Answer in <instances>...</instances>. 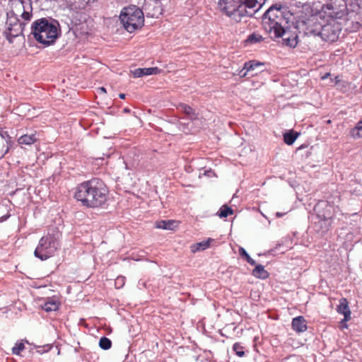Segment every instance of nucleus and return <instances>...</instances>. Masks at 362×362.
<instances>
[{"label": "nucleus", "instance_id": "nucleus-3", "mask_svg": "<svg viewBox=\"0 0 362 362\" xmlns=\"http://www.w3.org/2000/svg\"><path fill=\"white\" fill-rule=\"evenodd\" d=\"M274 8L271 6L262 16V23L264 30L271 35L272 38H282L283 45L294 48L298 43V35L292 30L278 29L274 25Z\"/></svg>", "mask_w": 362, "mask_h": 362}, {"label": "nucleus", "instance_id": "nucleus-51", "mask_svg": "<svg viewBox=\"0 0 362 362\" xmlns=\"http://www.w3.org/2000/svg\"><path fill=\"white\" fill-rule=\"evenodd\" d=\"M235 194H233V198L229 201V204H231L232 201L235 199Z\"/></svg>", "mask_w": 362, "mask_h": 362}, {"label": "nucleus", "instance_id": "nucleus-47", "mask_svg": "<svg viewBox=\"0 0 362 362\" xmlns=\"http://www.w3.org/2000/svg\"><path fill=\"white\" fill-rule=\"evenodd\" d=\"M119 98L120 99H123V100H124V99H125V98H126V95H125L124 93H119Z\"/></svg>", "mask_w": 362, "mask_h": 362}, {"label": "nucleus", "instance_id": "nucleus-31", "mask_svg": "<svg viewBox=\"0 0 362 362\" xmlns=\"http://www.w3.org/2000/svg\"><path fill=\"white\" fill-rule=\"evenodd\" d=\"M9 206L10 205H0V222L10 216Z\"/></svg>", "mask_w": 362, "mask_h": 362}, {"label": "nucleus", "instance_id": "nucleus-5", "mask_svg": "<svg viewBox=\"0 0 362 362\" xmlns=\"http://www.w3.org/2000/svg\"><path fill=\"white\" fill-rule=\"evenodd\" d=\"M59 247L58 238L54 234L47 233L40 239L34 255L42 261L47 260L55 255Z\"/></svg>", "mask_w": 362, "mask_h": 362}, {"label": "nucleus", "instance_id": "nucleus-48", "mask_svg": "<svg viewBox=\"0 0 362 362\" xmlns=\"http://www.w3.org/2000/svg\"><path fill=\"white\" fill-rule=\"evenodd\" d=\"M130 109H129L128 107H125L124 110H123V112H125V113H129L130 112Z\"/></svg>", "mask_w": 362, "mask_h": 362}, {"label": "nucleus", "instance_id": "nucleus-1", "mask_svg": "<svg viewBox=\"0 0 362 362\" xmlns=\"http://www.w3.org/2000/svg\"><path fill=\"white\" fill-rule=\"evenodd\" d=\"M267 0H218L221 12L236 22L243 17H252L265 4Z\"/></svg>", "mask_w": 362, "mask_h": 362}, {"label": "nucleus", "instance_id": "nucleus-12", "mask_svg": "<svg viewBox=\"0 0 362 362\" xmlns=\"http://www.w3.org/2000/svg\"><path fill=\"white\" fill-rule=\"evenodd\" d=\"M341 30V28L339 23L322 25V30H320V37H321L324 41L334 42L338 40Z\"/></svg>", "mask_w": 362, "mask_h": 362}, {"label": "nucleus", "instance_id": "nucleus-6", "mask_svg": "<svg viewBox=\"0 0 362 362\" xmlns=\"http://www.w3.org/2000/svg\"><path fill=\"white\" fill-rule=\"evenodd\" d=\"M292 26L293 30L292 32L298 31L303 32L305 35L307 36H320V30H322V24L318 21L316 16H311L308 18H303L295 23L292 21Z\"/></svg>", "mask_w": 362, "mask_h": 362}, {"label": "nucleus", "instance_id": "nucleus-30", "mask_svg": "<svg viewBox=\"0 0 362 362\" xmlns=\"http://www.w3.org/2000/svg\"><path fill=\"white\" fill-rule=\"evenodd\" d=\"M181 110L189 117L192 118L195 116V112L193 108L187 104L182 103L180 105Z\"/></svg>", "mask_w": 362, "mask_h": 362}, {"label": "nucleus", "instance_id": "nucleus-4", "mask_svg": "<svg viewBox=\"0 0 362 362\" xmlns=\"http://www.w3.org/2000/svg\"><path fill=\"white\" fill-rule=\"evenodd\" d=\"M119 20L124 28L132 33L141 28L144 24L143 11L135 5H131L122 9Z\"/></svg>", "mask_w": 362, "mask_h": 362}, {"label": "nucleus", "instance_id": "nucleus-41", "mask_svg": "<svg viewBox=\"0 0 362 362\" xmlns=\"http://www.w3.org/2000/svg\"><path fill=\"white\" fill-rule=\"evenodd\" d=\"M351 23H352V27L351 28V31H353V32H356V31L358 30L360 27L361 26V24L358 21L351 22Z\"/></svg>", "mask_w": 362, "mask_h": 362}, {"label": "nucleus", "instance_id": "nucleus-2", "mask_svg": "<svg viewBox=\"0 0 362 362\" xmlns=\"http://www.w3.org/2000/svg\"><path fill=\"white\" fill-rule=\"evenodd\" d=\"M30 33L37 42L49 46L61 35V28L57 20L51 17L41 18L33 22Z\"/></svg>", "mask_w": 362, "mask_h": 362}, {"label": "nucleus", "instance_id": "nucleus-18", "mask_svg": "<svg viewBox=\"0 0 362 362\" xmlns=\"http://www.w3.org/2000/svg\"><path fill=\"white\" fill-rule=\"evenodd\" d=\"M292 329L298 333L304 332L307 330V322L303 316L294 317L291 322Z\"/></svg>", "mask_w": 362, "mask_h": 362}, {"label": "nucleus", "instance_id": "nucleus-37", "mask_svg": "<svg viewBox=\"0 0 362 362\" xmlns=\"http://www.w3.org/2000/svg\"><path fill=\"white\" fill-rule=\"evenodd\" d=\"M25 349V344L23 342H18L12 348V354L14 355H20L21 352Z\"/></svg>", "mask_w": 362, "mask_h": 362}, {"label": "nucleus", "instance_id": "nucleus-9", "mask_svg": "<svg viewBox=\"0 0 362 362\" xmlns=\"http://www.w3.org/2000/svg\"><path fill=\"white\" fill-rule=\"evenodd\" d=\"M11 10L9 15L21 16L25 21H30L32 17L31 3L24 0H12L11 2Z\"/></svg>", "mask_w": 362, "mask_h": 362}, {"label": "nucleus", "instance_id": "nucleus-20", "mask_svg": "<svg viewBox=\"0 0 362 362\" xmlns=\"http://www.w3.org/2000/svg\"><path fill=\"white\" fill-rule=\"evenodd\" d=\"M214 241V240L213 238H209L206 240L192 244L190 246V250L192 253H196L197 252L199 251L205 250L210 247L211 243H213Z\"/></svg>", "mask_w": 362, "mask_h": 362}, {"label": "nucleus", "instance_id": "nucleus-10", "mask_svg": "<svg viewBox=\"0 0 362 362\" xmlns=\"http://www.w3.org/2000/svg\"><path fill=\"white\" fill-rule=\"evenodd\" d=\"M93 179L79 184L74 192V197L83 204H92Z\"/></svg>", "mask_w": 362, "mask_h": 362}, {"label": "nucleus", "instance_id": "nucleus-42", "mask_svg": "<svg viewBox=\"0 0 362 362\" xmlns=\"http://www.w3.org/2000/svg\"><path fill=\"white\" fill-rule=\"evenodd\" d=\"M249 72L250 71L245 69V65L244 64L243 68L240 71L238 74L240 77H245Z\"/></svg>", "mask_w": 362, "mask_h": 362}, {"label": "nucleus", "instance_id": "nucleus-33", "mask_svg": "<svg viewBox=\"0 0 362 362\" xmlns=\"http://www.w3.org/2000/svg\"><path fill=\"white\" fill-rule=\"evenodd\" d=\"M99 346L102 349L108 350L112 346V341L106 337H103L100 339Z\"/></svg>", "mask_w": 362, "mask_h": 362}, {"label": "nucleus", "instance_id": "nucleus-34", "mask_svg": "<svg viewBox=\"0 0 362 362\" xmlns=\"http://www.w3.org/2000/svg\"><path fill=\"white\" fill-rule=\"evenodd\" d=\"M58 307H59V305L57 302L49 301V302L45 303L42 308L46 312H50V311L57 310L58 309Z\"/></svg>", "mask_w": 362, "mask_h": 362}, {"label": "nucleus", "instance_id": "nucleus-36", "mask_svg": "<svg viewBox=\"0 0 362 362\" xmlns=\"http://www.w3.org/2000/svg\"><path fill=\"white\" fill-rule=\"evenodd\" d=\"M233 349L239 357H243L245 354L244 347L240 343H235L233 346Z\"/></svg>", "mask_w": 362, "mask_h": 362}, {"label": "nucleus", "instance_id": "nucleus-54", "mask_svg": "<svg viewBox=\"0 0 362 362\" xmlns=\"http://www.w3.org/2000/svg\"><path fill=\"white\" fill-rule=\"evenodd\" d=\"M343 327H347V325H344Z\"/></svg>", "mask_w": 362, "mask_h": 362}, {"label": "nucleus", "instance_id": "nucleus-40", "mask_svg": "<svg viewBox=\"0 0 362 362\" xmlns=\"http://www.w3.org/2000/svg\"><path fill=\"white\" fill-rule=\"evenodd\" d=\"M283 362H303V361L296 356H290L286 358Z\"/></svg>", "mask_w": 362, "mask_h": 362}, {"label": "nucleus", "instance_id": "nucleus-43", "mask_svg": "<svg viewBox=\"0 0 362 362\" xmlns=\"http://www.w3.org/2000/svg\"><path fill=\"white\" fill-rule=\"evenodd\" d=\"M204 175L210 177H212V176H215L216 175H215V173L210 169V170H204Z\"/></svg>", "mask_w": 362, "mask_h": 362}, {"label": "nucleus", "instance_id": "nucleus-21", "mask_svg": "<svg viewBox=\"0 0 362 362\" xmlns=\"http://www.w3.org/2000/svg\"><path fill=\"white\" fill-rule=\"evenodd\" d=\"M37 141L35 133L30 134H23L18 139V143L21 145H31Z\"/></svg>", "mask_w": 362, "mask_h": 362}, {"label": "nucleus", "instance_id": "nucleus-24", "mask_svg": "<svg viewBox=\"0 0 362 362\" xmlns=\"http://www.w3.org/2000/svg\"><path fill=\"white\" fill-rule=\"evenodd\" d=\"M252 275L257 278L265 279L269 276V273L262 265L258 264L253 269Z\"/></svg>", "mask_w": 362, "mask_h": 362}, {"label": "nucleus", "instance_id": "nucleus-38", "mask_svg": "<svg viewBox=\"0 0 362 362\" xmlns=\"http://www.w3.org/2000/svg\"><path fill=\"white\" fill-rule=\"evenodd\" d=\"M10 149L11 148H8L4 144V141L0 137V159H1Z\"/></svg>", "mask_w": 362, "mask_h": 362}, {"label": "nucleus", "instance_id": "nucleus-35", "mask_svg": "<svg viewBox=\"0 0 362 362\" xmlns=\"http://www.w3.org/2000/svg\"><path fill=\"white\" fill-rule=\"evenodd\" d=\"M239 253H240V255L242 256L243 257H244L250 264H251V265L256 264L255 261L250 257V256L247 254V252H246V250L244 248L240 247L239 249Z\"/></svg>", "mask_w": 362, "mask_h": 362}, {"label": "nucleus", "instance_id": "nucleus-17", "mask_svg": "<svg viewBox=\"0 0 362 362\" xmlns=\"http://www.w3.org/2000/svg\"><path fill=\"white\" fill-rule=\"evenodd\" d=\"M161 69L158 67L138 68L132 71L134 78H139L144 76H150L160 74Z\"/></svg>", "mask_w": 362, "mask_h": 362}, {"label": "nucleus", "instance_id": "nucleus-19", "mask_svg": "<svg viewBox=\"0 0 362 362\" xmlns=\"http://www.w3.org/2000/svg\"><path fill=\"white\" fill-rule=\"evenodd\" d=\"M67 6L73 11L86 8L90 0H65Z\"/></svg>", "mask_w": 362, "mask_h": 362}, {"label": "nucleus", "instance_id": "nucleus-49", "mask_svg": "<svg viewBox=\"0 0 362 362\" xmlns=\"http://www.w3.org/2000/svg\"><path fill=\"white\" fill-rule=\"evenodd\" d=\"M99 90L103 92V93H106V89L104 87L99 88Z\"/></svg>", "mask_w": 362, "mask_h": 362}, {"label": "nucleus", "instance_id": "nucleus-28", "mask_svg": "<svg viewBox=\"0 0 362 362\" xmlns=\"http://www.w3.org/2000/svg\"><path fill=\"white\" fill-rule=\"evenodd\" d=\"M351 134L354 138H362V119L356 124V126L351 130Z\"/></svg>", "mask_w": 362, "mask_h": 362}, {"label": "nucleus", "instance_id": "nucleus-53", "mask_svg": "<svg viewBox=\"0 0 362 362\" xmlns=\"http://www.w3.org/2000/svg\"><path fill=\"white\" fill-rule=\"evenodd\" d=\"M335 79H336V83H337L339 81L338 76H336Z\"/></svg>", "mask_w": 362, "mask_h": 362}, {"label": "nucleus", "instance_id": "nucleus-8", "mask_svg": "<svg viewBox=\"0 0 362 362\" xmlns=\"http://www.w3.org/2000/svg\"><path fill=\"white\" fill-rule=\"evenodd\" d=\"M325 13L334 18L341 19L348 15V4L345 0H329L323 6Z\"/></svg>", "mask_w": 362, "mask_h": 362}, {"label": "nucleus", "instance_id": "nucleus-23", "mask_svg": "<svg viewBox=\"0 0 362 362\" xmlns=\"http://www.w3.org/2000/svg\"><path fill=\"white\" fill-rule=\"evenodd\" d=\"M300 134L293 129L284 134V141L288 146L292 145L297 139Z\"/></svg>", "mask_w": 362, "mask_h": 362}, {"label": "nucleus", "instance_id": "nucleus-44", "mask_svg": "<svg viewBox=\"0 0 362 362\" xmlns=\"http://www.w3.org/2000/svg\"><path fill=\"white\" fill-rule=\"evenodd\" d=\"M318 216H319L320 218H323V219H327V218H330V214H325V213H324L323 214H322V215L318 214Z\"/></svg>", "mask_w": 362, "mask_h": 362}, {"label": "nucleus", "instance_id": "nucleus-52", "mask_svg": "<svg viewBox=\"0 0 362 362\" xmlns=\"http://www.w3.org/2000/svg\"><path fill=\"white\" fill-rule=\"evenodd\" d=\"M313 210H314L315 212H318V211H319V210L317 209V206H315L314 207Z\"/></svg>", "mask_w": 362, "mask_h": 362}, {"label": "nucleus", "instance_id": "nucleus-45", "mask_svg": "<svg viewBox=\"0 0 362 362\" xmlns=\"http://www.w3.org/2000/svg\"><path fill=\"white\" fill-rule=\"evenodd\" d=\"M21 189H16V191L12 192L11 193H10L9 194H10L11 197H13V195L18 194H19V193H21Z\"/></svg>", "mask_w": 362, "mask_h": 362}, {"label": "nucleus", "instance_id": "nucleus-29", "mask_svg": "<svg viewBox=\"0 0 362 362\" xmlns=\"http://www.w3.org/2000/svg\"><path fill=\"white\" fill-rule=\"evenodd\" d=\"M233 214V211L228 207V205H222L217 212V215L221 218H226L228 215H232Z\"/></svg>", "mask_w": 362, "mask_h": 362}, {"label": "nucleus", "instance_id": "nucleus-22", "mask_svg": "<svg viewBox=\"0 0 362 362\" xmlns=\"http://www.w3.org/2000/svg\"><path fill=\"white\" fill-rule=\"evenodd\" d=\"M156 228L164 230H173L177 226V222L173 220H162L156 222Z\"/></svg>", "mask_w": 362, "mask_h": 362}, {"label": "nucleus", "instance_id": "nucleus-39", "mask_svg": "<svg viewBox=\"0 0 362 362\" xmlns=\"http://www.w3.org/2000/svg\"><path fill=\"white\" fill-rule=\"evenodd\" d=\"M125 284V277L124 276H118L115 279V286L117 288H120L123 287Z\"/></svg>", "mask_w": 362, "mask_h": 362}, {"label": "nucleus", "instance_id": "nucleus-50", "mask_svg": "<svg viewBox=\"0 0 362 362\" xmlns=\"http://www.w3.org/2000/svg\"><path fill=\"white\" fill-rule=\"evenodd\" d=\"M305 147H307V146L301 145L300 147L298 148L297 150L299 151V150H300V149H302L303 148H305Z\"/></svg>", "mask_w": 362, "mask_h": 362}, {"label": "nucleus", "instance_id": "nucleus-27", "mask_svg": "<svg viewBox=\"0 0 362 362\" xmlns=\"http://www.w3.org/2000/svg\"><path fill=\"white\" fill-rule=\"evenodd\" d=\"M0 137L3 139L4 144H6L8 148H11L13 147L14 141L12 140V137L9 135L8 131L0 128Z\"/></svg>", "mask_w": 362, "mask_h": 362}, {"label": "nucleus", "instance_id": "nucleus-7", "mask_svg": "<svg viewBox=\"0 0 362 362\" xmlns=\"http://www.w3.org/2000/svg\"><path fill=\"white\" fill-rule=\"evenodd\" d=\"M274 8V25L278 29H284L292 30L291 20L294 18L292 13L288 11V7L283 6L281 4H274L271 6Z\"/></svg>", "mask_w": 362, "mask_h": 362}, {"label": "nucleus", "instance_id": "nucleus-26", "mask_svg": "<svg viewBox=\"0 0 362 362\" xmlns=\"http://www.w3.org/2000/svg\"><path fill=\"white\" fill-rule=\"evenodd\" d=\"M264 40V38L260 34L257 33H252L247 36V39L245 40V43L247 45H255L260 43Z\"/></svg>", "mask_w": 362, "mask_h": 362}, {"label": "nucleus", "instance_id": "nucleus-16", "mask_svg": "<svg viewBox=\"0 0 362 362\" xmlns=\"http://www.w3.org/2000/svg\"><path fill=\"white\" fill-rule=\"evenodd\" d=\"M245 69L251 72V76H253L257 75L258 73L264 71L263 67L265 66V63L260 62L257 60H250L245 63Z\"/></svg>", "mask_w": 362, "mask_h": 362}, {"label": "nucleus", "instance_id": "nucleus-11", "mask_svg": "<svg viewBox=\"0 0 362 362\" xmlns=\"http://www.w3.org/2000/svg\"><path fill=\"white\" fill-rule=\"evenodd\" d=\"M92 204H105L109 190L105 182L99 178L93 179Z\"/></svg>", "mask_w": 362, "mask_h": 362}, {"label": "nucleus", "instance_id": "nucleus-32", "mask_svg": "<svg viewBox=\"0 0 362 362\" xmlns=\"http://www.w3.org/2000/svg\"><path fill=\"white\" fill-rule=\"evenodd\" d=\"M7 19L6 24L7 27H11L13 25H16V24H18L21 22V21L18 18V16H14V15H9V13L7 12L6 13Z\"/></svg>", "mask_w": 362, "mask_h": 362}, {"label": "nucleus", "instance_id": "nucleus-46", "mask_svg": "<svg viewBox=\"0 0 362 362\" xmlns=\"http://www.w3.org/2000/svg\"><path fill=\"white\" fill-rule=\"evenodd\" d=\"M288 211L284 212V213L276 212V217H282L284 214H287Z\"/></svg>", "mask_w": 362, "mask_h": 362}, {"label": "nucleus", "instance_id": "nucleus-14", "mask_svg": "<svg viewBox=\"0 0 362 362\" xmlns=\"http://www.w3.org/2000/svg\"><path fill=\"white\" fill-rule=\"evenodd\" d=\"M25 23H20L16 24V25L11 27H7L6 30L4 31V35L7 40L10 42H13V38L17 37L20 35H23V30L25 26Z\"/></svg>", "mask_w": 362, "mask_h": 362}, {"label": "nucleus", "instance_id": "nucleus-13", "mask_svg": "<svg viewBox=\"0 0 362 362\" xmlns=\"http://www.w3.org/2000/svg\"><path fill=\"white\" fill-rule=\"evenodd\" d=\"M141 10L143 11L144 16L158 18L163 11L161 0H144Z\"/></svg>", "mask_w": 362, "mask_h": 362}, {"label": "nucleus", "instance_id": "nucleus-15", "mask_svg": "<svg viewBox=\"0 0 362 362\" xmlns=\"http://www.w3.org/2000/svg\"><path fill=\"white\" fill-rule=\"evenodd\" d=\"M337 313L344 315V319L341 321L347 322L351 320V310L349 308L348 301L345 298H342L339 300V305L337 308Z\"/></svg>", "mask_w": 362, "mask_h": 362}, {"label": "nucleus", "instance_id": "nucleus-25", "mask_svg": "<svg viewBox=\"0 0 362 362\" xmlns=\"http://www.w3.org/2000/svg\"><path fill=\"white\" fill-rule=\"evenodd\" d=\"M362 1L361 0H354V1H351L348 4V14L351 13H355L356 14H359L361 13V9L362 8L361 6Z\"/></svg>", "mask_w": 362, "mask_h": 362}]
</instances>
